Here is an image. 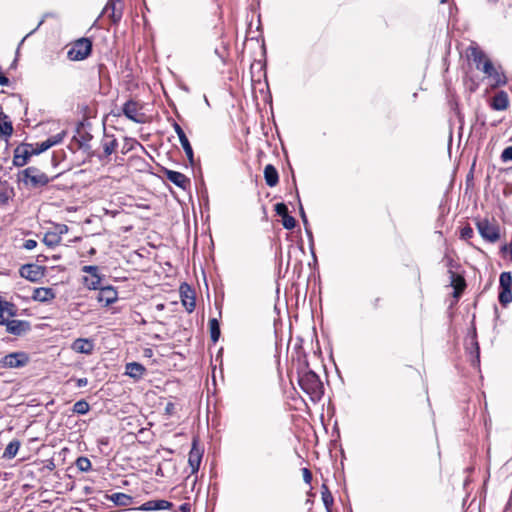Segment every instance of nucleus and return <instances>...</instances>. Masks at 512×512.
Returning <instances> with one entry per match:
<instances>
[{
    "mask_svg": "<svg viewBox=\"0 0 512 512\" xmlns=\"http://www.w3.org/2000/svg\"><path fill=\"white\" fill-rule=\"evenodd\" d=\"M94 253H95V249H94V248H92V249L90 250V254H94Z\"/></svg>",
    "mask_w": 512,
    "mask_h": 512,
    "instance_id": "56",
    "label": "nucleus"
},
{
    "mask_svg": "<svg viewBox=\"0 0 512 512\" xmlns=\"http://www.w3.org/2000/svg\"><path fill=\"white\" fill-rule=\"evenodd\" d=\"M175 411V404L172 402H168L165 406V412L168 415H172Z\"/></svg>",
    "mask_w": 512,
    "mask_h": 512,
    "instance_id": "48",
    "label": "nucleus"
},
{
    "mask_svg": "<svg viewBox=\"0 0 512 512\" xmlns=\"http://www.w3.org/2000/svg\"><path fill=\"white\" fill-rule=\"evenodd\" d=\"M42 23H43V20H41V21L39 22V24H38L37 28H38L40 25H42Z\"/></svg>",
    "mask_w": 512,
    "mask_h": 512,
    "instance_id": "58",
    "label": "nucleus"
},
{
    "mask_svg": "<svg viewBox=\"0 0 512 512\" xmlns=\"http://www.w3.org/2000/svg\"><path fill=\"white\" fill-rule=\"evenodd\" d=\"M91 139L90 134H86L82 136V140L80 142V147H84L85 143L88 142Z\"/></svg>",
    "mask_w": 512,
    "mask_h": 512,
    "instance_id": "50",
    "label": "nucleus"
},
{
    "mask_svg": "<svg viewBox=\"0 0 512 512\" xmlns=\"http://www.w3.org/2000/svg\"><path fill=\"white\" fill-rule=\"evenodd\" d=\"M471 58L478 70L482 71V65L486 59H488L485 53L477 48H473L471 51Z\"/></svg>",
    "mask_w": 512,
    "mask_h": 512,
    "instance_id": "33",
    "label": "nucleus"
},
{
    "mask_svg": "<svg viewBox=\"0 0 512 512\" xmlns=\"http://www.w3.org/2000/svg\"><path fill=\"white\" fill-rule=\"evenodd\" d=\"M145 354L146 355H151L152 354V350L151 349H146L145 350Z\"/></svg>",
    "mask_w": 512,
    "mask_h": 512,
    "instance_id": "53",
    "label": "nucleus"
},
{
    "mask_svg": "<svg viewBox=\"0 0 512 512\" xmlns=\"http://www.w3.org/2000/svg\"><path fill=\"white\" fill-rule=\"evenodd\" d=\"M501 159L503 162L512 161V146H508L502 151Z\"/></svg>",
    "mask_w": 512,
    "mask_h": 512,
    "instance_id": "41",
    "label": "nucleus"
},
{
    "mask_svg": "<svg viewBox=\"0 0 512 512\" xmlns=\"http://www.w3.org/2000/svg\"><path fill=\"white\" fill-rule=\"evenodd\" d=\"M76 466L80 471L87 472L91 469V461L87 457H79Z\"/></svg>",
    "mask_w": 512,
    "mask_h": 512,
    "instance_id": "37",
    "label": "nucleus"
},
{
    "mask_svg": "<svg viewBox=\"0 0 512 512\" xmlns=\"http://www.w3.org/2000/svg\"><path fill=\"white\" fill-rule=\"evenodd\" d=\"M172 127L174 129V131L176 132L177 136L179 139H182L186 136L185 132L183 131L182 127L177 123V122H173L172 123Z\"/></svg>",
    "mask_w": 512,
    "mask_h": 512,
    "instance_id": "43",
    "label": "nucleus"
},
{
    "mask_svg": "<svg viewBox=\"0 0 512 512\" xmlns=\"http://www.w3.org/2000/svg\"><path fill=\"white\" fill-rule=\"evenodd\" d=\"M473 233V229L470 226H465L461 229L460 237L467 240L473 236Z\"/></svg>",
    "mask_w": 512,
    "mask_h": 512,
    "instance_id": "42",
    "label": "nucleus"
},
{
    "mask_svg": "<svg viewBox=\"0 0 512 512\" xmlns=\"http://www.w3.org/2000/svg\"><path fill=\"white\" fill-rule=\"evenodd\" d=\"M2 319H5L4 318V313H0V320H2Z\"/></svg>",
    "mask_w": 512,
    "mask_h": 512,
    "instance_id": "55",
    "label": "nucleus"
},
{
    "mask_svg": "<svg viewBox=\"0 0 512 512\" xmlns=\"http://www.w3.org/2000/svg\"><path fill=\"white\" fill-rule=\"evenodd\" d=\"M52 179L35 166L27 167L17 173V182L29 190H40L47 186Z\"/></svg>",
    "mask_w": 512,
    "mask_h": 512,
    "instance_id": "1",
    "label": "nucleus"
},
{
    "mask_svg": "<svg viewBox=\"0 0 512 512\" xmlns=\"http://www.w3.org/2000/svg\"><path fill=\"white\" fill-rule=\"evenodd\" d=\"M264 179L269 187H274L279 182V175L277 169L272 165L268 164L264 168Z\"/></svg>",
    "mask_w": 512,
    "mask_h": 512,
    "instance_id": "28",
    "label": "nucleus"
},
{
    "mask_svg": "<svg viewBox=\"0 0 512 512\" xmlns=\"http://www.w3.org/2000/svg\"><path fill=\"white\" fill-rule=\"evenodd\" d=\"M491 3H496L498 0H488Z\"/></svg>",
    "mask_w": 512,
    "mask_h": 512,
    "instance_id": "57",
    "label": "nucleus"
},
{
    "mask_svg": "<svg viewBox=\"0 0 512 512\" xmlns=\"http://www.w3.org/2000/svg\"><path fill=\"white\" fill-rule=\"evenodd\" d=\"M181 301L185 309L191 313L196 306L194 291L186 283L180 286Z\"/></svg>",
    "mask_w": 512,
    "mask_h": 512,
    "instance_id": "19",
    "label": "nucleus"
},
{
    "mask_svg": "<svg viewBox=\"0 0 512 512\" xmlns=\"http://www.w3.org/2000/svg\"><path fill=\"white\" fill-rule=\"evenodd\" d=\"M275 212L282 218V225L287 230H292L296 226V219L288 212V207L285 203H277L275 205Z\"/></svg>",
    "mask_w": 512,
    "mask_h": 512,
    "instance_id": "16",
    "label": "nucleus"
},
{
    "mask_svg": "<svg viewBox=\"0 0 512 512\" xmlns=\"http://www.w3.org/2000/svg\"><path fill=\"white\" fill-rule=\"evenodd\" d=\"M321 498L327 512H331V507L333 505L334 499L332 493L330 492L326 484H322L321 486Z\"/></svg>",
    "mask_w": 512,
    "mask_h": 512,
    "instance_id": "31",
    "label": "nucleus"
},
{
    "mask_svg": "<svg viewBox=\"0 0 512 512\" xmlns=\"http://www.w3.org/2000/svg\"><path fill=\"white\" fill-rule=\"evenodd\" d=\"M490 106L493 110L504 111L509 106L508 94L501 90L497 92L491 100Z\"/></svg>",
    "mask_w": 512,
    "mask_h": 512,
    "instance_id": "22",
    "label": "nucleus"
},
{
    "mask_svg": "<svg viewBox=\"0 0 512 512\" xmlns=\"http://www.w3.org/2000/svg\"><path fill=\"white\" fill-rule=\"evenodd\" d=\"M380 302H381V298L380 297H376L372 302V307L373 309H378L379 306H380Z\"/></svg>",
    "mask_w": 512,
    "mask_h": 512,
    "instance_id": "51",
    "label": "nucleus"
},
{
    "mask_svg": "<svg viewBox=\"0 0 512 512\" xmlns=\"http://www.w3.org/2000/svg\"><path fill=\"white\" fill-rule=\"evenodd\" d=\"M97 290H99L97 300L99 303H103L104 306L113 304L118 299V293L116 289L112 286L101 287V285H99V288Z\"/></svg>",
    "mask_w": 512,
    "mask_h": 512,
    "instance_id": "17",
    "label": "nucleus"
},
{
    "mask_svg": "<svg viewBox=\"0 0 512 512\" xmlns=\"http://www.w3.org/2000/svg\"><path fill=\"white\" fill-rule=\"evenodd\" d=\"M203 452V449L198 444V440L194 438L188 456V463L191 467L192 473L198 472L203 457Z\"/></svg>",
    "mask_w": 512,
    "mask_h": 512,
    "instance_id": "15",
    "label": "nucleus"
},
{
    "mask_svg": "<svg viewBox=\"0 0 512 512\" xmlns=\"http://www.w3.org/2000/svg\"><path fill=\"white\" fill-rule=\"evenodd\" d=\"M20 448V442L18 440L11 441L5 448L2 457L4 459H12L16 456Z\"/></svg>",
    "mask_w": 512,
    "mask_h": 512,
    "instance_id": "32",
    "label": "nucleus"
},
{
    "mask_svg": "<svg viewBox=\"0 0 512 512\" xmlns=\"http://www.w3.org/2000/svg\"><path fill=\"white\" fill-rule=\"evenodd\" d=\"M72 349L78 353L91 354L94 349V343L90 339L78 338L73 342Z\"/></svg>",
    "mask_w": 512,
    "mask_h": 512,
    "instance_id": "25",
    "label": "nucleus"
},
{
    "mask_svg": "<svg viewBox=\"0 0 512 512\" xmlns=\"http://www.w3.org/2000/svg\"><path fill=\"white\" fill-rule=\"evenodd\" d=\"M88 384L87 378H79L76 380V385L78 388L85 387Z\"/></svg>",
    "mask_w": 512,
    "mask_h": 512,
    "instance_id": "49",
    "label": "nucleus"
},
{
    "mask_svg": "<svg viewBox=\"0 0 512 512\" xmlns=\"http://www.w3.org/2000/svg\"><path fill=\"white\" fill-rule=\"evenodd\" d=\"M298 384L312 401H319L324 394L323 384L319 376L312 370L299 373Z\"/></svg>",
    "mask_w": 512,
    "mask_h": 512,
    "instance_id": "2",
    "label": "nucleus"
},
{
    "mask_svg": "<svg viewBox=\"0 0 512 512\" xmlns=\"http://www.w3.org/2000/svg\"><path fill=\"white\" fill-rule=\"evenodd\" d=\"M10 80L8 77H6L5 73L3 72L2 68L0 67V85L1 86H9Z\"/></svg>",
    "mask_w": 512,
    "mask_h": 512,
    "instance_id": "47",
    "label": "nucleus"
},
{
    "mask_svg": "<svg viewBox=\"0 0 512 512\" xmlns=\"http://www.w3.org/2000/svg\"><path fill=\"white\" fill-rule=\"evenodd\" d=\"M482 72L491 80V87L497 88L507 84V77L501 67L496 68L490 59L482 65Z\"/></svg>",
    "mask_w": 512,
    "mask_h": 512,
    "instance_id": "3",
    "label": "nucleus"
},
{
    "mask_svg": "<svg viewBox=\"0 0 512 512\" xmlns=\"http://www.w3.org/2000/svg\"><path fill=\"white\" fill-rule=\"evenodd\" d=\"M92 51V42L88 38H80L68 51V58L72 61H81L86 59Z\"/></svg>",
    "mask_w": 512,
    "mask_h": 512,
    "instance_id": "4",
    "label": "nucleus"
},
{
    "mask_svg": "<svg viewBox=\"0 0 512 512\" xmlns=\"http://www.w3.org/2000/svg\"><path fill=\"white\" fill-rule=\"evenodd\" d=\"M450 284L454 288L453 296L459 297L466 287V282L463 276L449 270Z\"/></svg>",
    "mask_w": 512,
    "mask_h": 512,
    "instance_id": "23",
    "label": "nucleus"
},
{
    "mask_svg": "<svg viewBox=\"0 0 512 512\" xmlns=\"http://www.w3.org/2000/svg\"><path fill=\"white\" fill-rule=\"evenodd\" d=\"M0 325H4L6 331L15 336H21L31 329L30 322L26 320L2 319L0 320Z\"/></svg>",
    "mask_w": 512,
    "mask_h": 512,
    "instance_id": "11",
    "label": "nucleus"
},
{
    "mask_svg": "<svg viewBox=\"0 0 512 512\" xmlns=\"http://www.w3.org/2000/svg\"><path fill=\"white\" fill-rule=\"evenodd\" d=\"M32 298L39 302H49L55 298V292L49 287H39L34 289Z\"/></svg>",
    "mask_w": 512,
    "mask_h": 512,
    "instance_id": "24",
    "label": "nucleus"
},
{
    "mask_svg": "<svg viewBox=\"0 0 512 512\" xmlns=\"http://www.w3.org/2000/svg\"><path fill=\"white\" fill-rule=\"evenodd\" d=\"M146 372V368L138 362H130L125 366V374L134 379H140Z\"/></svg>",
    "mask_w": 512,
    "mask_h": 512,
    "instance_id": "26",
    "label": "nucleus"
},
{
    "mask_svg": "<svg viewBox=\"0 0 512 512\" xmlns=\"http://www.w3.org/2000/svg\"><path fill=\"white\" fill-rule=\"evenodd\" d=\"M32 156H34L32 144L21 143L13 151V165L15 167H23L29 162Z\"/></svg>",
    "mask_w": 512,
    "mask_h": 512,
    "instance_id": "8",
    "label": "nucleus"
},
{
    "mask_svg": "<svg viewBox=\"0 0 512 512\" xmlns=\"http://www.w3.org/2000/svg\"><path fill=\"white\" fill-rule=\"evenodd\" d=\"M51 147H52L51 143L49 142V140L46 139L45 141L36 144L35 148L32 145V151H33L34 155H39V154L45 152L46 150H48Z\"/></svg>",
    "mask_w": 512,
    "mask_h": 512,
    "instance_id": "38",
    "label": "nucleus"
},
{
    "mask_svg": "<svg viewBox=\"0 0 512 512\" xmlns=\"http://www.w3.org/2000/svg\"><path fill=\"white\" fill-rule=\"evenodd\" d=\"M105 498L112 501L117 506H129L133 502L132 496L121 492L113 493L111 495L106 494Z\"/></svg>",
    "mask_w": 512,
    "mask_h": 512,
    "instance_id": "27",
    "label": "nucleus"
},
{
    "mask_svg": "<svg viewBox=\"0 0 512 512\" xmlns=\"http://www.w3.org/2000/svg\"><path fill=\"white\" fill-rule=\"evenodd\" d=\"M37 246V241L33 239H27L24 241L22 247L26 250H32Z\"/></svg>",
    "mask_w": 512,
    "mask_h": 512,
    "instance_id": "45",
    "label": "nucleus"
},
{
    "mask_svg": "<svg viewBox=\"0 0 512 512\" xmlns=\"http://www.w3.org/2000/svg\"><path fill=\"white\" fill-rule=\"evenodd\" d=\"M500 292L498 300L500 304L506 306L512 302V274L511 272H502L499 277Z\"/></svg>",
    "mask_w": 512,
    "mask_h": 512,
    "instance_id": "6",
    "label": "nucleus"
},
{
    "mask_svg": "<svg viewBox=\"0 0 512 512\" xmlns=\"http://www.w3.org/2000/svg\"><path fill=\"white\" fill-rule=\"evenodd\" d=\"M89 409H90V406H89L88 402L85 400H79V401L75 402L73 405V412L80 414V415H84V414L88 413Z\"/></svg>",
    "mask_w": 512,
    "mask_h": 512,
    "instance_id": "36",
    "label": "nucleus"
},
{
    "mask_svg": "<svg viewBox=\"0 0 512 512\" xmlns=\"http://www.w3.org/2000/svg\"><path fill=\"white\" fill-rule=\"evenodd\" d=\"M441 3H446V0H440Z\"/></svg>",
    "mask_w": 512,
    "mask_h": 512,
    "instance_id": "59",
    "label": "nucleus"
},
{
    "mask_svg": "<svg viewBox=\"0 0 512 512\" xmlns=\"http://www.w3.org/2000/svg\"><path fill=\"white\" fill-rule=\"evenodd\" d=\"M297 198H298V202H299V211H300V216H301V219L305 225V230H306V233L307 235L309 236V238H312V232L307 228V225H308V219H307V216H306V213L304 211V208L301 204V201H300V198H299V194L297 193Z\"/></svg>",
    "mask_w": 512,
    "mask_h": 512,
    "instance_id": "39",
    "label": "nucleus"
},
{
    "mask_svg": "<svg viewBox=\"0 0 512 512\" xmlns=\"http://www.w3.org/2000/svg\"><path fill=\"white\" fill-rule=\"evenodd\" d=\"M82 272L89 274L83 278L84 285L90 290H97L102 277L99 274V268L95 265H86L82 267Z\"/></svg>",
    "mask_w": 512,
    "mask_h": 512,
    "instance_id": "12",
    "label": "nucleus"
},
{
    "mask_svg": "<svg viewBox=\"0 0 512 512\" xmlns=\"http://www.w3.org/2000/svg\"><path fill=\"white\" fill-rule=\"evenodd\" d=\"M103 151L105 156H110L115 149L118 147L117 139L114 137V135H104L102 142H101Z\"/></svg>",
    "mask_w": 512,
    "mask_h": 512,
    "instance_id": "29",
    "label": "nucleus"
},
{
    "mask_svg": "<svg viewBox=\"0 0 512 512\" xmlns=\"http://www.w3.org/2000/svg\"><path fill=\"white\" fill-rule=\"evenodd\" d=\"M173 504L167 500L159 499V500H150L143 503L138 508H134V510L139 511H157V510H169L171 509Z\"/></svg>",
    "mask_w": 512,
    "mask_h": 512,
    "instance_id": "20",
    "label": "nucleus"
},
{
    "mask_svg": "<svg viewBox=\"0 0 512 512\" xmlns=\"http://www.w3.org/2000/svg\"><path fill=\"white\" fill-rule=\"evenodd\" d=\"M163 174L167 180L172 182L177 187L183 190L190 188L191 181L185 174L167 168H163Z\"/></svg>",
    "mask_w": 512,
    "mask_h": 512,
    "instance_id": "13",
    "label": "nucleus"
},
{
    "mask_svg": "<svg viewBox=\"0 0 512 512\" xmlns=\"http://www.w3.org/2000/svg\"><path fill=\"white\" fill-rule=\"evenodd\" d=\"M122 112L126 118L135 123L145 122V114L141 112V105L132 99L124 103Z\"/></svg>",
    "mask_w": 512,
    "mask_h": 512,
    "instance_id": "9",
    "label": "nucleus"
},
{
    "mask_svg": "<svg viewBox=\"0 0 512 512\" xmlns=\"http://www.w3.org/2000/svg\"><path fill=\"white\" fill-rule=\"evenodd\" d=\"M13 134V124L10 120L9 116L5 114L4 112H0V138L1 140H4L5 142L8 141V139Z\"/></svg>",
    "mask_w": 512,
    "mask_h": 512,
    "instance_id": "21",
    "label": "nucleus"
},
{
    "mask_svg": "<svg viewBox=\"0 0 512 512\" xmlns=\"http://www.w3.org/2000/svg\"><path fill=\"white\" fill-rule=\"evenodd\" d=\"M476 225L479 234L486 241L495 243L500 239L499 227L490 223L488 219L479 220Z\"/></svg>",
    "mask_w": 512,
    "mask_h": 512,
    "instance_id": "7",
    "label": "nucleus"
},
{
    "mask_svg": "<svg viewBox=\"0 0 512 512\" xmlns=\"http://www.w3.org/2000/svg\"><path fill=\"white\" fill-rule=\"evenodd\" d=\"M180 510H181L182 512H189V511H190V506H189V504H187V503L182 504V505L180 506Z\"/></svg>",
    "mask_w": 512,
    "mask_h": 512,
    "instance_id": "52",
    "label": "nucleus"
},
{
    "mask_svg": "<svg viewBox=\"0 0 512 512\" xmlns=\"http://www.w3.org/2000/svg\"><path fill=\"white\" fill-rule=\"evenodd\" d=\"M302 473H303V480L306 484H310L311 481H312V473L311 471L308 469V468H303L302 469Z\"/></svg>",
    "mask_w": 512,
    "mask_h": 512,
    "instance_id": "46",
    "label": "nucleus"
},
{
    "mask_svg": "<svg viewBox=\"0 0 512 512\" xmlns=\"http://www.w3.org/2000/svg\"><path fill=\"white\" fill-rule=\"evenodd\" d=\"M102 14H108L114 24L120 22L123 15V0H109Z\"/></svg>",
    "mask_w": 512,
    "mask_h": 512,
    "instance_id": "14",
    "label": "nucleus"
},
{
    "mask_svg": "<svg viewBox=\"0 0 512 512\" xmlns=\"http://www.w3.org/2000/svg\"><path fill=\"white\" fill-rule=\"evenodd\" d=\"M180 143H181V146L189 160V162L191 164L194 163V153H193V149H192V146L187 138V136H185L184 138L182 139H179Z\"/></svg>",
    "mask_w": 512,
    "mask_h": 512,
    "instance_id": "35",
    "label": "nucleus"
},
{
    "mask_svg": "<svg viewBox=\"0 0 512 512\" xmlns=\"http://www.w3.org/2000/svg\"><path fill=\"white\" fill-rule=\"evenodd\" d=\"M29 361L30 358L26 352H12L0 359V367L4 369L22 368L26 366Z\"/></svg>",
    "mask_w": 512,
    "mask_h": 512,
    "instance_id": "5",
    "label": "nucleus"
},
{
    "mask_svg": "<svg viewBox=\"0 0 512 512\" xmlns=\"http://www.w3.org/2000/svg\"><path fill=\"white\" fill-rule=\"evenodd\" d=\"M452 262H453V261H452V259H449V260H448V265H449L450 267H452Z\"/></svg>",
    "mask_w": 512,
    "mask_h": 512,
    "instance_id": "54",
    "label": "nucleus"
},
{
    "mask_svg": "<svg viewBox=\"0 0 512 512\" xmlns=\"http://www.w3.org/2000/svg\"><path fill=\"white\" fill-rule=\"evenodd\" d=\"M210 338L213 343H216L220 337V324L216 318L209 320Z\"/></svg>",
    "mask_w": 512,
    "mask_h": 512,
    "instance_id": "34",
    "label": "nucleus"
},
{
    "mask_svg": "<svg viewBox=\"0 0 512 512\" xmlns=\"http://www.w3.org/2000/svg\"><path fill=\"white\" fill-rule=\"evenodd\" d=\"M466 350L469 351V353L472 356V365L478 366L480 363V347L477 341V335L475 330L466 339Z\"/></svg>",
    "mask_w": 512,
    "mask_h": 512,
    "instance_id": "18",
    "label": "nucleus"
},
{
    "mask_svg": "<svg viewBox=\"0 0 512 512\" xmlns=\"http://www.w3.org/2000/svg\"><path fill=\"white\" fill-rule=\"evenodd\" d=\"M53 232L58 233V235L62 237L63 234L68 232V226L65 224H57Z\"/></svg>",
    "mask_w": 512,
    "mask_h": 512,
    "instance_id": "44",
    "label": "nucleus"
},
{
    "mask_svg": "<svg viewBox=\"0 0 512 512\" xmlns=\"http://www.w3.org/2000/svg\"><path fill=\"white\" fill-rule=\"evenodd\" d=\"M21 277L30 282H39L45 275V268L37 264H24L19 269Z\"/></svg>",
    "mask_w": 512,
    "mask_h": 512,
    "instance_id": "10",
    "label": "nucleus"
},
{
    "mask_svg": "<svg viewBox=\"0 0 512 512\" xmlns=\"http://www.w3.org/2000/svg\"><path fill=\"white\" fill-rule=\"evenodd\" d=\"M66 136V132L65 131H61L60 133H57L51 137H49L47 140H49V142L51 143V146H55L57 144H60L64 137Z\"/></svg>",
    "mask_w": 512,
    "mask_h": 512,
    "instance_id": "40",
    "label": "nucleus"
},
{
    "mask_svg": "<svg viewBox=\"0 0 512 512\" xmlns=\"http://www.w3.org/2000/svg\"><path fill=\"white\" fill-rule=\"evenodd\" d=\"M61 236L58 233H54L53 231H48L44 234L43 243L49 248H55L61 243Z\"/></svg>",
    "mask_w": 512,
    "mask_h": 512,
    "instance_id": "30",
    "label": "nucleus"
}]
</instances>
